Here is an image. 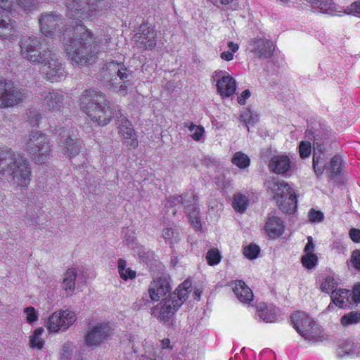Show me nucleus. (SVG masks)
Wrapping results in <instances>:
<instances>
[{
    "label": "nucleus",
    "mask_w": 360,
    "mask_h": 360,
    "mask_svg": "<svg viewBox=\"0 0 360 360\" xmlns=\"http://www.w3.org/2000/svg\"><path fill=\"white\" fill-rule=\"evenodd\" d=\"M21 56L39 68L43 77L51 82H58L66 77L61 58L51 49L41 50L37 37H23L19 42Z\"/></svg>",
    "instance_id": "nucleus-1"
},
{
    "label": "nucleus",
    "mask_w": 360,
    "mask_h": 360,
    "mask_svg": "<svg viewBox=\"0 0 360 360\" xmlns=\"http://www.w3.org/2000/svg\"><path fill=\"white\" fill-rule=\"evenodd\" d=\"M63 43L68 58L72 65H87L97 53L96 41L92 33L79 23L65 30Z\"/></svg>",
    "instance_id": "nucleus-2"
},
{
    "label": "nucleus",
    "mask_w": 360,
    "mask_h": 360,
    "mask_svg": "<svg viewBox=\"0 0 360 360\" xmlns=\"http://www.w3.org/2000/svg\"><path fill=\"white\" fill-rule=\"evenodd\" d=\"M31 167L21 153L11 148H0V178L8 176L11 184L20 190L26 189L31 181Z\"/></svg>",
    "instance_id": "nucleus-3"
},
{
    "label": "nucleus",
    "mask_w": 360,
    "mask_h": 360,
    "mask_svg": "<svg viewBox=\"0 0 360 360\" xmlns=\"http://www.w3.org/2000/svg\"><path fill=\"white\" fill-rule=\"evenodd\" d=\"M81 109L100 126H105L111 120L112 112L105 96L95 89L84 90L79 98Z\"/></svg>",
    "instance_id": "nucleus-4"
},
{
    "label": "nucleus",
    "mask_w": 360,
    "mask_h": 360,
    "mask_svg": "<svg viewBox=\"0 0 360 360\" xmlns=\"http://www.w3.org/2000/svg\"><path fill=\"white\" fill-rule=\"evenodd\" d=\"M191 281H184L169 297L152 309V314L163 323L169 321L176 311L188 298L191 290Z\"/></svg>",
    "instance_id": "nucleus-5"
},
{
    "label": "nucleus",
    "mask_w": 360,
    "mask_h": 360,
    "mask_svg": "<svg viewBox=\"0 0 360 360\" xmlns=\"http://www.w3.org/2000/svg\"><path fill=\"white\" fill-rule=\"evenodd\" d=\"M22 149L36 164L45 163L50 158L51 148L48 136L40 131H32L23 139Z\"/></svg>",
    "instance_id": "nucleus-6"
},
{
    "label": "nucleus",
    "mask_w": 360,
    "mask_h": 360,
    "mask_svg": "<svg viewBox=\"0 0 360 360\" xmlns=\"http://www.w3.org/2000/svg\"><path fill=\"white\" fill-rule=\"evenodd\" d=\"M110 5V0H65L67 15L77 20L98 15Z\"/></svg>",
    "instance_id": "nucleus-7"
},
{
    "label": "nucleus",
    "mask_w": 360,
    "mask_h": 360,
    "mask_svg": "<svg viewBox=\"0 0 360 360\" xmlns=\"http://www.w3.org/2000/svg\"><path fill=\"white\" fill-rule=\"evenodd\" d=\"M268 189L273 194L278 207L283 212H291L297 207V197L293 189L285 181L273 179L267 182Z\"/></svg>",
    "instance_id": "nucleus-8"
},
{
    "label": "nucleus",
    "mask_w": 360,
    "mask_h": 360,
    "mask_svg": "<svg viewBox=\"0 0 360 360\" xmlns=\"http://www.w3.org/2000/svg\"><path fill=\"white\" fill-rule=\"evenodd\" d=\"M102 74L108 82L109 85L114 86L119 84L117 83V77L124 83L120 84L118 93L122 95H125L127 93V84H130L134 80L133 71L125 68L121 63L111 61L107 63L102 69Z\"/></svg>",
    "instance_id": "nucleus-9"
},
{
    "label": "nucleus",
    "mask_w": 360,
    "mask_h": 360,
    "mask_svg": "<svg viewBox=\"0 0 360 360\" xmlns=\"http://www.w3.org/2000/svg\"><path fill=\"white\" fill-rule=\"evenodd\" d=\"M25 90L18 88L11 81L0 79V108L14 106L25 98Z\"/></svg>",
    "instance_id": "nucleus-10"
},
{
    "label": "nucleus",
    "mask_w": 360,
    "mask_h": 360,
    "mask_svg": "<svg viewBox=\"0 0 360 360\" xmlns=\"http://www.w3.org/2000/svg\"><path fill=\"white\" fill-rule=\"evenodd\" d=\"M294 328L305 340L317 341L319 328L314 321L305 313L297 311L292 315Z\"/></svg>",
    "instance_id": "nucleus-11"
},
{
    "label": "nucleus",
    "mask_w": 360,
    "mask_h": 360,
    "mask_svg": "<svg viewBox=\"0 0 360 360\" xmlns=\"http://www.w3.org/2000/svg\"><path fill=\"white\" fill-rule=\"evenodd\" d=\"M76 321V316L73 311L69 310H60L53 312L49 318L46 328L51 333L64 331L72 326Z\"/></svg>",
    "instance_id": "nucleus-12"
},
{
    "label": "nucleus",
    "mask_w": 360,
    "mask_h": 360,
    "mask_svg": "<svg viewBox=\"0 0 360 360\" xmlns=\"http://www.w3.org/2000/svg\"><path fill=\"white\" fill-rule=\"evenodd\" d=\"M212 80L216 82L217 92L221 97H229L235 93L236 81L226 71H214L212 75Z\"/></svg>",
    "instance_id": "nucleus-13"
},
{
    "label": "nucleus",
    "mask_w": 360,
    "mask_h": 360,
    "mask_svg": "<svg viewBox=\"0 0 360 360\" xmlns=\"http://www.w3.org/2000/svg\"><path fill=\"white\" fill-rule=\"evenodd\" d=\"M157 34L153 27L148 23L140 25L133 40L137 47L143 49H152L156 45Z\"/></svg>",
    "instance_id": "nucleus-14"
},
{
    "label": "nucleus",
    "mask_w": 360,
    "mask_h": 360,
    "mask_svg": "<svg viewBox=\"0 0 360 360\" xmlns=\"http://www.w3.org/2000/svg\"><path fill=\"white\" fill-rule=\"evenodd\" d=\"M274 44L264 37L251 39L248 44V50L258 59L269 58L274 51Z\"/></svg>",
    "instance_id": "nucleus-15"
},
{
    "label": "nucleus",
    "mask_w": 360,
    "mask_h": 360,
    "mask_svg": "<svg viewBox=\"0 0 360 360\" xmlns=\"http://www.w3.org/2000/svg\"><path fill=\"white\" fill-rule=\"evenodd\" d=\"M112 335V330L109 323H99L88 331L85 336V343L87 346H97Z\"/></svg>",
    "instance_id": "nucleus-16"
},
{
    "label": "nucleus",
    "mask_w": 360,
    "mask_h": 360,
    "mask_svg": "<svg viewBox=\"0 0 360 360\" xmlns=\"http://www.w3.org/2000/svg\"><path fill=\"white\" fill-rule=\"evenodd\" d=\"M58 143L62 153L68 158L75 157L80 151L81 145L79 141L73 139L70 136L69 130L64 127L60 129Z\"/></svg>",
    "instance_id": "nucleus-17"
},
{
    "label": "nucleus",
    "mask_w": 360,
    "mask_h": 360,
    "mask_svg": "<svg viewBox=\"0 0 360 360\" xmlns=\"http://www.w3.org/2000/svg\"><path fill=\"white\" fill-rule=\"evenodd\" d=\"M41 32L47 37H52L57 32V29L63 24L60 15L56 13H44L39 20Z\"/></svg>",
    "instance_id": "nucleus-18"
},
{
    "label": "nucleus",
    "mask_w": 360,
    "mask_h": 360,
    "mask_svg": "<svg viewBox=\"0 0 360 360\" xmlns=\"http://www.w3.org/2000/svg\"><path fill=\"white\" fill-rule=\"evenodd\" d=\"M117 124L119 129V134L126 140L127 146L135 149L139 144L134 129L131 122L123 115H117Z\"/></svg>",
    "instance_id": "nucleus-19"
},
{
    "label": "nucleus",
    "mask_w": 360,
    "mask_h": 360,
    "mask_svg": "<svg viewBox=\"0 0 360 360\" xmlns=\"http://www.w3.org/2000/svg\"><path fill=\"white\" fill-rule=\"evenodd\" d=\"M41 96L45 110L60 111L64 105V95L58 91H45Z\"/></svg>",
    "instance_id": "nucleus-20"
},
{
    "label": "nucleus",
    "mask_w": 360,
    "mask_h": 360,
    "mask_svg": "<svg viewBox=\"0 0 360 360\" xmlns=\"http://www.w3.org/2000/svg\"><path fill=\"white\" fill-rule=\"evenodd\" d=\"M171 290L166 277L160 276L155 279L149 285L148 294L153 301H158Z\"/></svg>",
    "instance_id": "nucleus-21"
},
{
    "label": "nucleus",
    "mask_w": 360,
    "mask_h": 360,
    "mask_svg": "<svg viewBox=\"0 0 360 360\" xmlns=\"http://www.w3.org/2000/svg\"><path fill=\"white\" fill-rule=\"evenodd\" d=\"M270 169L278 174H284L290 172L292 168L288 156L285 155H279L274 156L269 162Z\"/></svg>",
    "instance_id": "nucleus-22"
},
{
    "label": "nucleus",
    "mask_w": 360,
    "mask_h": 360,
    "mask_svg": "<svg viewBox=\"0 0 360 360\" xmlns=\"http://www.w3.org/2000/svg\"><path fill=\"white\" fill-rule=\"evenodd\" d=\"M7 11L0 9V37L9 39L15 32V22L6 16Z\"/></svg>",
    "instance_id": "nucleus-23"
},
{
    "label": "nucleus",
    "mask_w": 360,
    "mask_h": 360,
    "mask_svg": "<svg viewBox=\"0 0 360 360\" xmlns=\"http://www.w3.org/2000/svg\"><path fill=\"white\" fill-rule=\"evenodd\" d=\"M233 290L241 302L250 303L253 300L252 290L243 281H236Z\"/></svg>",
    "instance_id": "nucleus-24"
},
{
    "label": "nucleus",
    "mask_w": 360,
    "mask_h": 360,
    "mask_svg": "<svg viewBox=\"0 0 360 360\" xmlns=\"http://www.w3.org/2000/svg\"><path fill=\"white\" fill-rule=\"evenodd\" d=\"M266 231L271 238L278 237L282 234L284 229L283 223L277 217H269L265 225Z\"/></svg>",
    "instance_id": "nucleus-25"
},
{
    "label": "nucleus",
    "mask_w": 360,
    "mask_h": 360,
    "mask_svg": "<svg viewBox=\"0 0 360 360\" xmlns=\"http://www.w3.org/2000/svg\"><path fill=\"white\" fill-rule=\"evenodd\" d=\"M312 167L317 176L320 177L326 169V158L323 150H314Z\"/></svg>",
    "instance_id": "nucleus-26"
},
{
    "label": "nucleus",
    "mask_w": 360,
    "mask_h": 360,
    "mask_svg": "<svg viewBox=\"0 0 360 360\" xmlns=\"http://www.w3.org/2000/svg\"><path fill=\"white\" fill-rule=\"evenodd\" d=\"M76 278L77 272L74 269H68L63 275L62 288L69 295L75 290Z\"/></svg>",
    "instance_id": "nucleus-27"
},
{
    "label": "nucleus",
    "mask_w": 360,
    "mask_h": 360,
    "mask_svg": "<svg viewBox=\"0 0 360 360\" xmlns=\"http://www.w3.org/2000/svg\"><path fill=\"white\" fill-rule=\"evenodd\" d=\"M309 2L312 7L320 10L323 13L333 14L336 11L337 8L333 0H306Z\"/></svg>",
    "instance_id": "nucleus-28"
},
{
    "label": "nucleus",
    "mask_w": 360,
    "mask_h": 360,
    "mask_svg": "<svg viewBox=\"0 0 360 360\" xmlns=\"http://www.w3.org/2000/svg\"><path fill=\"white\" fill-rule=\"evenodd\" d=\"M357 345L352 340H346L338 345L337 349V356L339 358H343L356 354Z\"/></svg>",
    "instance_id": "nucleus-29"
},
{
    "label": "nucleus",
    "mask_w": 360,
    "mask_h": 360,
    "mask_svg": "<svg viewBox=\"0 0 360 360\" xmlns=\"http://www.w3.org/2000/svg\"><path fill=\"white\" fill-rule=\"evenodd\" d=\"M342 158L340 156L334 155L330 162L329 165L326 168L327 173L330 179H335L341 172Z\"/></svg>",
    "instance_id": "nucleus-30"
},
{
    "label": "nucleus",
    "mask_w": 360,
    "mask_h": 360,
    "mask_svg": "<svg viewBox=\"0 0 360 360\" xmlns=\"http://www.w3.org/2000/svg\"><path fill=\"white\" fill-rule=\"evenodd\" d=\"M257 315L260 319L266 322H272L276 317L275 308L272 307H266L265 304H260L258 307Z\"/></svg>",
    "instance_id": "nucleus-31"
},
{
    "label": "nucleus",
    "mask_w": 360,
    "mask_h": 360,
    "mask_svg": "<svg viewBox=\"0 0 360 360\" xmlns=\"http://www.w3.org/2000/svg\"><path fill=\"white\" fill-rule=\"evenodd\" d=\"M162 236L165 240V242L169 244L170 246L180 241L179 231L174 228L168 227L162 230Z\"/></svg>",
    "instance_id": "nucleus-32"
},
{
    "label": "nucleus",
    "mask_w": 360,
    "mask_h": 360,
    "mask_svg": "<svg viewBox=\"0 0 360 360\" xmlns=\"http://www.w3.org/2000/svg\"><path fill=\"white\" fill-rule=\"evenodd\" d=\"M248 201L246 195L237 193L233 197V207L236 212L243 213L247 209Z\"/></svg>",
    "instance_id": "nucleus-33"
},
{
    "label": "nucleus",
    "mask_w": 360,
    "mask_h": 360,
    "mask_svg": "<svg viewBox=\"0 0 360 360\" xmlns=\"http://www.w3.org/2000/svg\"><path fill=\"white\" fill-rule=\"evenodd\" d=\"M117 268L120 276L123 280L127 281L128 279H133L136 277V271L127 267L126 261L124 259H120L118 260Z\"/></svg>",
    "instance_id": "nucleus-34"
},
{
    "label": "nucleus",
    "mask_w": 360,
    "mask_h": 360,
    "mask_svg": "<svg viewBox=\"0 0 360 360\" xmlns=\"http://www.w3.org/2000/svg\"><path fill=\"white\" fill-rule=\"evenodd\" d=\"M185 208L191 223L196 229H199L201 226L199 217V210L196 207L195 205L188 204Z\"/></svg>",
    "instance_id": "nucleus-35"
},
{
    "label": "nucleus",
    "mask_w": 360,
    "mask_h": 360,
    "mask_svg": "<svg viewBox=\"0 0 360 360\" xmlns=\"http://www.w3.org/2000/svg\"><path fill=\"white\" fill-rule=\"evenodd\" d=\"M44 329L40 327L37 328L30 336V345L32 348L41 349L44 347V341L41 338Z\"/></svg>",
    "instance_id": "nucleus-36"
},
{
    "label": "nucleus",
    "mask_w": 360,
    "mask_h": 360,
    "mask_svg": "<svg viewBox=\"0 0 360 360\" xmlns=\"http://www.w3.org/2000/svg\"><path fill=\"white\" fill-rule=\"evenodd\" d=\"M231 161L233 164L240 169H245L248 167L250 163L249 157L242 152L236 153L233 155Z\"/></svg>",
    "instance_id": "nucleus-37"
},
{
    "label": "nucleus",
    "mask_w": 360,
    "mask_h": 360,
    "mask_svg": "<svg viewBox=\"0 0 360 360\" xmlns=\"http://www.w3.org/2000/svg\"><path fill=\"white\" fill-rule=\"evenodd\" d=\"M360 321V311H352L345 314L341 317V323L343 326L356 324Z\"/></svg>",
    "instance_id": "nucleus-38"
},
{
    "label": "nucleus",
    "mask_w": 360,
    "mask_h": 360,
    "mask_svg": "<svg viewBox=\"0 0 360 360\" xmlns=\"http://www.w3.org/2000/svg\"><path fill=\"white\" fill-rule=\"evenodd\" d=\"M327 140L328 138L326 134H323L320 131L315 133L313 143L314 150H323Z\"/></svg>",
    "instance_id": "nucleus-39"
},
{
    "label": "nucleus",
    "mask_w": 360,
    "mask_h": 360,
    "mask_svg": "<svg viewBox=\"0 0 360 360\" xmlns=\"http://www.w3.org/2000/svg\"><path fill=\"white\" fill-rule=\"evenodd\" d=\"M321 290L323 292L329 293L331 292L332 293L336 291L337 290V283L335 281V279L331 276H328L325 278V280L321 284Z\"/></svg>",
    "instance_id": "nucleus-40"
},
{
    "label": "nucleus",
    "mask_w": 360,
    "mask_h": 360,
    "mask_svg": "<svg viewBox=\"0 0 360 360\" xmlns=\"http://www.w3.org/2000/svg\"><path fill=\"white\" fill-rule=\"evenodd\" d=\"M301 260L304 267L311 269L316 265L318 258L314 253H304Z\"/></svg>",
    "instance_id": "nucleus-41"
},
{
    "label": "nucleus",
    "mask_w": 360,
    "mask_h": 360,
    "mask_svg": "<svg viewBox=\"0 0 360 360\" xmlns=\"http://www.w3.org/2000/svg\"><path fill=\"white\" fill-rule=\"evenodd\" d=\"M221 257L220 252L217 248L210 249L206 255L207 262L211 266L219 263Z\"/></svg>",
    "instance_id": "nucleus-42"
},
{
    "label": "nucleus",
    "mask_w": 360,
    "mask_h": 360,
    "mask_svg": "<svg viewBox=\"0 0 360 360\" xmlns=\"http://www.w3.org/2000/svg\"><path fill=\"white\" fill-rule=\"evenodd\" d=\"M240 120L244 122L248 128L253 126L257 121V115H255L250 110H247L240 116Z\"/></svg>",
    "instance_id": "nucleus-43"
},
{
    "label": "nucleus",
    "mask_w": 360,
    "mask_h": 360,
    "mask_svg": "<svg viewBox=\"0 0 360 360\" xmlns=\"http://www.w3.org/2000/svg\"><path fill=\"white\" fill-rule=\"evenodd\" d=\"M73 345L71 342H65L60 351V360H71L73 352Z\"/></svg>",
    "instance_id": "nucleus-44"
},
{
    "label": "nucleus",
    "mask_w": 360,
    "mask_h": 360,
    "mask_svg": "<svg viewBox=\"0 0 360 360\" xmlns=\"http://www.w3.org/2000/svg\"><path fill=\"white\" fill-rule=\"evenodd\" d=\"M259 252V248L255 244H250L248 246L244 248L243 254L244 255L250 259H255Z\"/></svg>",
    "instance_id": "nucleus-45"
},
{
    "label": "nucleus",
    "mask_w": 360,
    "mask_h": 360,
    "mask_svg": "<svg viewBox=\"0 0 360 360\" xmlns=\"http://www.w3.org/2000/svg\"><path fill=\"white\" fill-rule=\"evenodd\" d=\"M311 152V143L306 141H302L300 143L299 153L301 158L304 159L308 158Z\"/></svg>",
    "instance_id": "nucleus-46"
},
{
    "label": "nucleus",
    "mask_w": 360,
    "mask_h": 360,
    "mask_svg": "<svg viewBox=\"0 0 360 360\" xmlns=\"http://www.w3.org/2000/svg\"><path fill=\"white\" fill-rule=\"evenodd\" d=\"M169 203L171 206L180 205L184 208L188 205V201L186 200L185 196L176 195L172 196L169 200Z\"/></svg>",
    "instance_id": "nucleus-47"
},
{
    "label": "nucleus",
    "mask_w": 360,
    "mask_h": 360,
    "mask_svg": "<svg viewBox=\"0 0 360 360\" xmlns=\"http://www.w3.org/2000/svg\"><path fill=\"white\" fill-rule=\"evenodd\" d=\"M24 313L26 315V320L27 323H32L36 321L38 319V315L35 309L32 307H28L25 308Z\"/></svg>",
    "instance_id": "nucleus-48"
},
{
    "label": "nucleus",
    "mask_w": 360,
    "mask_h": 360,
    "mask_svg": "<svg viewBox=\"0 0 360 360\" xmlns=\"http://www.w3.org/2000/svg\"><path fill=\"white\" fill-rule=\"evenodd\" d=\"M349 264L356 270L360 271V250L352 252Z\"/></svg>",
    "instance_id": "nucleus-49"
},
{
    "label": "nucleus",
    "mask_w": 360,
    "mask_h": 360,
    "mask_svg": "<svg viewBox=\"0 0 360 360\" xmlns=\"http://www.w3.org/2000/svg\"><path fill=\"white\" fill-rule=\"evenodd\" d=\"M309 219L312 222H320L323 219V214L320 211L311 210L309 212Z\"/></svg>",
    "instance_id": "nucleus-50"
},
{
    "label": "nucleus",
    "mask_w": 360,
    "mask_h": 360,
    "mask_svg": "<svg viewBox=\"0 0 360 360\" xmlns=\"http://www.w3.org/2000/svg\"><path fill=\"white\" fill-rule=\"evenodd\" d=\"M18 4L24 11H31L35 6L34 0H18Z\"/></svg>",
    "instance_id": "nucleus-51"
},
{
    "label": "nucleus",
    "mask_w": 360,
    "mask_h": 360,
    "mask_svg": "<svg viewBox=\"0 0 360 360\" xmlns=\"http://www.w3.org/2000/svg\"><path fill=\"white\" fill-rule=\"evenodd\" d=\"M204 132V128L202 126H200L199 127L195 128V130L193 131V133L191 134V136L195 141H200L202 137Z\"/></svg>",
    "instance_id": "nucleus-52"
},
{
    "label": "nucleus",
    "mask_w": 360,
    "mask_h": 360,
    "mask_svg": "<svg viewBox=\"0 0 360 360\" xmlns=\"http://www.w3.org/2000/svg\"><path fill=\"white\" fill-rule=\"evenodd\" d=\"M331 300L335 306L340 308H342L344 307L345 301H343V300L341 299L335 292L332 293Z\"/></svg>",
    "instance_id": "nucleus-53"
},
{
    "label": "nucleus",
    "mask_w": 360,
    "mask_h": 360,
    "mask_svg": "<svg viewBox=\"0 0 360 360\" xmlns=\"http://www.w3.org/2000/svg\"><path fill=\"white\" fill-rule=\"evenodd\" d=\"M315 245L311 236H308L307 243L304 248V253H314Z\"/></svg>",
    "instance_id": "nucleus-54"
},
{
    "label": "nucleus",
    "mask_w": 360,
    "mask_h": 360,
    "mask_svg": "<svg viewBox=\"0 0 360 360\" xmlns=\"http://www.w3.org/2000/svg\"><path fill=\"white\" fill-rule=\"evenodd\" d=\"M335 292L341 297V299L345 301V299H346L347 302H349V297L350 296L352 297V292L345 289H339L336 290Z\"/></svg>",
    "instance_id": "nucleus-55"
},
{
    "label": "nucleus",
    "mask_w": 360,
    "mask_h": 360,
    "mask_svg": "<svg viewBox=\"0 0 360 360\" xmlns=\"http://www.w3.org/2000/svg\"><path fill=\"white\" fill-rule=\"evenodd\" d=\"M352 294V300L355 303L360 302V283L354 287Z\"/></svg>",
    "instance_id": "nucleus-56"
},
{
    "label": "nucleus",
    "mask_w": 360,
    "mask_h": 360,
    "mask_svg": "<svg viewBox=\"0 0 360 360\" xmlns=\"http://www.w3.org/2000/svg\"><path fill=\"white\" fill-rule=\"evenodd\" d=\"M349 236L355 243H360V230L357 229H352L349 231Z\"/></svg>",
    "instance_id": "nucleus-57"
},
{
    "label": "nucleus",
    "mask_w": 360,
    "mask_h": 360,
    "mask_svg": "<svg viewBox=\"0 0 360 360\" xmlns=\"http://www.w3.org/2000/svg\"><path fill=\"white\" fill-rule=\"evenodd\" d=\"M251 94L248 89H246L243 91L240 96L238 98V102L240 105H245V100L248 99L250 96Z\"/></svg>",
    "instance_id": "nucleus-58"
},
{
    "label": "nucleus",
    "mask_w": 360,
    "mask_h": 360,
    "mask_svg": "<svg viewBox=\"0 0 360 360\" xmlns=\"http://www.w3.org/2000/svg\"><path fill=\"white\" fill-rule=\"evenodd\" d=\"M332 249L335 250L338 253L344 252L345 250V246L339 241H335L333 243Z\"/></svg>",
    "instance_id": "nucleus-59"
},
{
    "label": "nucleus",
    "mask_w": 360,
    "mask_h": 360,
    "mask_svg": "<svg viewBox=\"0 0 360 360\" xmlns=\"http://www.w3.org/2000/svg\"><path fill=\"white\" fill-rule=\"evenodd\" d=\"M11 7V0H0V9L7 11Z\"/></svg>",
    "instance_id": "nucleus-60"
},
{
    "label": "nucleus",
    "mask_w": 360,
    "mask_h": 360,
    "mask_svg": "<svg viewBox=\"0 0 360 360\" xmlns=\"http://www.w3.org/2000/svg\"><path fill=\"white\" fill-rule=\"evenodd\" d=\"M351 13H359L360 14V1H356L350 6Z\"/></svg>",
    "instance_id": "nucleus-61"
},
{
    "label": "nucleus",
    "mask_w": 360,
    "mask_h": 360,
    "mask_svg": "<svg viewBox=\"0 0 360 360\" xmlns=\"http://www.w3.org/2000/svg\"><path fill=\"white\" fill-rule=\"evenodd\" d=\"M221 58L226 61H230L233 58V55L231 52L224 51L221 53Z\"/></svg>",
    "instance_id": "nucleus-62"
},
{
    "label": "nucleus",
    "mask_w": 360,
    "mask_h": 360,
    "mask_svg": "<svg viewBox=\"0 0 360 360\" xmlns=\"http://www.w3.org/2000/svg\"><path fill=\"white\" fill-rule=\"evenodd\" d=\"M184 126L189 129L191 132H193L194 130H195V128L199 127L200 126H197L193 122H186L184 123Z\"/></svg>",
    "instance_id": "nucleus-63"
},
{
    "label": "nucleus",
    "mask_w": 360,
    "mask_h": 360,
    "mask_svg": "<svg viewBox=\"0 0 360 360\" xmlns=\"http://www.w3.org/2000/svg\"><path fill=\"white\" fill-rule=\"evenodd\" d=\"M228 47L232 51V52L235 53L238 50V45L237 44L233 43V41H229L228 43Z\"/></svg>",
    "instance_id": "nucleus-64"
}]
</instances>
